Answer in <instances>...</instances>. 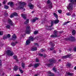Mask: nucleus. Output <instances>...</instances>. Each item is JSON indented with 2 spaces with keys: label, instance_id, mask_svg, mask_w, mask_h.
I'll use <instances>...</instances> for the list:
<instances>
[{
  "label": "nucleus",
  "instance_id": "603ef678",
  "mask_svg": "<svg viewBox=\"0 0 76 76\" xmlns=\"http://www.w3.org/2000/svg\"><path fill=\"white\" fill-rule=\"evenodd\" d=\"M67 22H65L64 23V25H66V24H67Z\"/></svg>",
  "mask_w": 76,
  "mask_h": 76
},
{
  "label": "nucleus",
  "instance_id": "1a4fd4ad",
  "mask_svg": "<svg viewBox=\"0 0 76 76\" xmlns=\"http://www.w3.org/2000/svg\"><path fill=\"white\" fill-rule=\"evenodd\" d=\"M70 57H71V54H69L66 56H63V58H70Z\"/></svg>",
  "mask_w": 76,
  "mask_h": 76
},
{
  "label": "nucleus",
  "instance_id": "052dcab7",
  "mask_svg": "<svg viewBox=\"0 0 76 76\" xmlns=\"http://www.w3.org/2000/svg\"><path fill=\"white\" fill-rule=\"evenodd\" d=\"M34 13V11H32L31 12L32 13Z\"/></svg>",
  "mask_w": 76,
  "mask_h": 76
},
{
  "label": "nucleus",
  "instance_id": "b1692460",
  "mask_svg": "<svg viewBox=\"0 0 76 76\" xmlns=\"http://www.w3.org/2000/svg\"><path fill=\"white\" fill-rule=\"evenodd\" d=\"M6 27L7 28V29H10V26L9 25H7L6 26Z\"/></svg>",
  "mask_w": 76,
  "mask_h": 76
},
{
  "label": "nucleus",
  "instance_id": "9d476101",
  "mask_svg": "<svg viewBox=\"0 0 76 76\" xmlns=\"http://www.w3.org/2000/svg\"><path fill=\"white\" fill-rule=\"evenodd\" d=\"M28 6L29 7V8H30L31 9H32L34 8V6L31 4V3H30L28 4Z\"/></svg>",
  "mask_w": 76,
  "mask_h": 76
},
{
  "label": "nucleus",
  "instance_id": "09e8293b",
  "mask_svg": "<svg viewBox=\"0 0 76 76\" xmlns=\"http://www.w3.org/2000/svg\"><path fill=\"white\" fill-rule=\"evenodd\" d=\"M41 52H43V51H44V50L43 49H41Z\"/></svg>",
  "mask_w": 76,
  "mask_h": 76
},
{
  "label": "nucleus",
  "instance_id": "e2e57ef3",
  "mask_svg": "<svg viewBox=\"0 0 76 76\" xmlns=\"http://www.w3.org/2000/svg\"><path fill=\"white\" fill-rule=\"evenodd\" d=\"M44 57H46V55H44Z\"/></svg>",
  "mask_w": 76,
  "mask_h": 76
},
{
  "label": "nucleus",
  "instance_id": "2f4dec72",
  "mask_svg": "<svg viewBox=\"0 0 76 76\" xmlns=\"http://www.w3.org/2000/svg\"><path fill=\"white\" fill-rule=\"evenodd\" d=\"M47 3V4H52V3H51V1H50V0H48V1Z\"/></svg>",
  "mask_w": 76,
  "mask_h": 76
},
{
  "label": "nucleus",
  "instance_id": "0e129e2a",
  "mask_svg": "<svg viewBox=\"0 0 76 76\" xmlns=\"http://www.w3.org/2000/svg\"><path fill=\"white\" fill-rule=\"evenodd\" d=\"M38 76V75H37V74L35 75H34V76Z\"/></svg>",
  "mask_w": 76,
  "mask_h": 76
},
{
  "label": "nucleus",
  "instance_id": "412c9836",
  "mask_svg": "<svg viewBox=\"0 0 76 76\" xmlns=\"http://www.w3.org/2000/svg\"><path fill=\"white\" fill-rule=\"evenodd\" d=\"M31 43V41L28 39L27 40L26 42V45H28L29 44Z\"/></svg>",
  "mask_w": 76,
  "mask_h": 76
},
{
  "label": "nucleus",
  "instance_id": "5701e85b",
  "mask_svg": "<svg viewBox=\"0 0 76 76\" xmlns=\"http://www.w3.org/2000/svg\"><path fill=\"white\" fill-rule=\"evenodd\" d=\"M14 58L16 60V61H18V60L17 59V56H13Z\"/></svg>",
  "mask_w": 76,
  "mask_h": 76
},
{
  "label": "nucleus",
  "instance_id": "f8f14e48",
  "mask_svg": "<svg viewBox=\"0 0 76 76\" xmlns=\"http://www.w3.org/2000/svg\"><path fill=\"white\" fill-rule=\"evenodd\" d=\"M18 42L16 41L15 42H12L11 44V45L13 47L15 46L16 44H18Z\"/></svg>",
  "mask_w": 76,
  "mask_h": 76
},
{
  "label": "nucleus",
  "instance_id": "3c124183",
  "mask_svg": "<svg viewBox=\"0 0 76 76\" xmlns=\"http://www.w3.org/2000/svg\"><path fill=\"white\" fill-rule=\"evenodd\" d=\"M64 32L63 31H60L59 32L60 34H62V33H63Z\"/></svg>",
  "mask_w": 76,
  "mask_h": 76
},
{
  "label": "nucleus",
  "instance_id": "ea45409f",
  "mask_svg": "<svg viewBox=\"0 0 76 76\" xmlns=\"http://www.w3.org/2000/svg\"><path fill=\"white\" fill-rule=\"evenodd\" d=\"M53 71L55 72H57V70H56V69L55 67L53 68Z\"/></svg>",
  "mask_w": 76,
  "mask_h": 76
},
{
  "label": "nucleus",
  "instance_id": "5fc2aeb1",
  "mask_svg": "<svg viewBox=\"0 0 76 76\" xmlns=\"http://www.w3.org/2000/svg\"><path fill=\"white\" fill-rule=\"evenodd\" d=\"M3 4H4L6 3V1H4L3 2Z\"/></svg>",
  "mask_w": 76,
  "mask_h": 76
},
{
  "label": "nucleus",
  "instance_id": "423d86ee",
  "mask_svg": "<svg viewBox=\"0 0 76 76\" xmlns=\"http://www.w3.org/2000/svg\"><path fill=\"white\" fill-rule=\"evenodd\" d=\"M26 34H30V27L29 26H27L26 28V30L25 31Z\"/></svg>",
  "mask_w": 76,
  "mask_h": 76
},
{
  "label": "nucleus",
  "instance_id": "bb28decb",
  "mask_svg": "<svg viewBox=\"0 0 76 76\" xmlns=\"http://www.w3.org/2000/svg\"><path fill=\"white\" fill-rule=\"evenodd\" d=\"M19 71H20V72L21 73H22L23 72V70H22V69H21V67H20L19 68Z\"/></svg>",
  "mask_w": 76,
  "mask_h": 76
},
{
  "label": "nucleus",
  "instance_id": "69168bd1",
  "mask_svg": "<svg viewBox=\"0 0 76 76\" xmlns=\"http://www.w3.org/2000/svg\"><path fill=\"white\" fill-rule=\"evenodd\" d=\"M1 6V4H0V6Z\"/></svg>",
  "mask_w": 76,
  "mask_h": 76
},
{
  "label": "nucleus",
  "instance_id": "7ed1b4c3",
  "mask_svg": "<svg viewBox=\"0 0 76 76\" xmlns=\"http://www.w3.org/2000/svg\"><path fill=\"white\" fill-rule=\"evenodd\" d=\"M49 61L50 64H48L47 65L48 67H50V66H53V63L56 62V60L54 59H50L49 60Z\"/></svg>",
  "mask_w": 76,
  "mask_h": 76
},
{
  "label": "nucleus",
  "instance_id": "4be33fe9",
  "mask_svg": "<svg viewBox=\"0 0 76 76\" xmlns=\"http://www.w3.org/2000/svg\"><path fill=\"white\" fill-rule=\"evenodd\" d=\"M21 66L22 67L24 68L25 67V64L24 62H22L21 64Z\"/></svg>",
  "mask_w": 76,
  "mask_h": 76
},
{
  "label": "nucleus",
  "instance_id": "c756f323",
  "mask_svg": "<svg viewBox=\"0 0 76 76\" xmlns=\"http://www.w3.org/2000/svg\"><path fill=\"white\" fill-rule=\"evenodd\" d=\"M67 75H69V76H73V74L71 73L70 72H68L67 73Z\"/></svg>",
  "mask_w": 76,
  "mask_h": 76
},
{
  "label": "nucleus",
  "instance_id": "cd10ccee",
  "mask_svg": "<svg viewBox=\"0 0 76 76\" xmlns=\"http://www.w3.org/2000/svg\"><path fill=\"white\" fill-rule=\"evenodd\" d=\"M9 7L7 5H4V8L6 9H9Z\"/></svg>",
  "mask_w": 76,
  "mask_h": 76
},
{
  "label": "nucleus",
  "instance_id": "c03bdc74",
  "mask_svg": "<svg viewBox=\"0 0 76 76\" xmlns=\"http://www.w3.org/2000/svg\"><path fill=\"white\" fill-rule=\"evenodd\" d=\"M35 46H36V47L38 46V43H36L35 44Z\"/></svg>",
  "mask_w": 76,
  "mask_h": 76
},
{
  "label": "nucleus",
  "instance_id": "13d9d810",
  "mask_svg": "<svg viewBox=\"0 0 76 76\" xmlns=\"http://www.w3.org/2000/svg\"><path fill=\"white\" fill-rule=\"evenodd\" d=\"M67 23H69L70 21H68L67 22Z\"/></svg>",
  "mask_w": 76,
  "mask_h": 76
},
{
  "label": "nucleus",
  "instance_id": "4d7b16f0",
  "mask_svg": "<svg viewBox=\"0 0 76 76\" xmlns=\"http://www.w3.org/2000/svg\"><path fill=\"white\" fill-rule=\"evenodd\" d=\"M37 7H39V8H41V7H40V6H39V5H37Z\"/></svg>",
  "mask_w": 76,
  "mask_h": 76
},
{
  "label": "nucleus",
  "instance_id": "ddd939ff",
  "mask_svg": "<svg viewBox=\"0 0 76 76\" xmlns=\"http://www.w3.org/2000/svg\"><path fill=\"white\" fill-rule=\"evenodd\" d=\"M18 16V14L16 12H14V13L10 15V18H13V16Z\"/></svg>",
  "mask_w": 76,
  "mask_h": 76
},
{
  "label": "nucleus",
  "instance_id": "a878e982",
  "mask_svg": "<svg viewBox=\"0 0 76 76\" xmlns=\"http://www.w3.org/2000/svg\"><path fill=\"white\" fill-rule=\"evenodd\" d=\"M28 23H29V19H27L26 20V21L24 22V24H27Z\"/></svg>",
  "mask_w": 76,
  "mask_h": 76
},
{
  "label": "nucleus",
  "instance_id": "7c9ffc66",
  "mask_svg": "<svg viewBox=\"0 0 76 76\" xmlns=\"http://www.w3.org/2000/svg\"><path fill=\"white\" fill-rule=\"evenodd\" d=\"M50 44L52 47H54V44L51 42L50 43Z\"/></svg>",
  "mask_w": 76,
  "mask_h": 76
},
{
  "label": "nucleus",
  "instance_id": "473e14b6",
  "mask_svg": "<svg viewBox=\"0 0 76 76\" xmlns=\"http://www.w3.org/2000/svg\"><path fill=\"white\" fill-rule=\"evenodd\" d=\"M3 38L4 39H7V35H5L3 37Z\"/></svg>",
  "mask_w": 76,
  "mask_h": 76
},
{
  "label": "nucleus",
  "instance_id": "4468645a",
  "mask_svg": "<svg viewBox=\"0 0 76 76\" xmlns=\"http://www.w3.org/2000/svg\"><path fill=\"white\" fill-rule=\"evenodd\" d=\"M38 18H35L34 19H33L31 20V22L32 23H34L35 21H36V20H38Z\"/></svg>",
  "mask_w": 76,
  "mask_h": 76
},
{
  "label": "nucleus",
  "instance_id": "4c0bfd02",
  "mask_svg": "<svg viewBox=\"0 0 76 76\" xmlns=\"http://www.w3.org/2000/svg\"><path fill=\"white\" fill-rule=\"evenodd\" d=\"M38 33V31H35L34 32V34H37Z\"/></svg>",
  "mask_w": 76,
  "mask_h": 76
},
{
  "label": "nucleus",
  "instance_id": "58836bf2",
  "mask_svg": "<svg viewBox=\"0 0 76 76\" xmlns=\"http://www.w3.org/2000/svg\"><path fill=\"white\" fill-rule=\"evenodd\" d=\"M52 7H53L52 6V4H51L49 6V8H50V9H52Z\"/></svg>",
  "mask_w": 76,
  "mask_h": 76
},
{
  "label": "nucleus",
  "instance_id": "f704fd0d",
  "mask_svg": "<svg viewBox=\"0 0 76 76\" xmlns=\"http://www.w3.org/2000/svg\"><path fill=\"white\" fill-rule=\"evenodd\" d=\"M58 13L61 14V12H62V11L61 10H58Z\"/></svg>",
  "mask_w": 76,
  "mask_h": 76
},
{
  "label": "nucleus",
  "instance_id": "37998d69",
  "mask_svg": "<svg viewBox=\"0 0 76 76\" xmlns=\"http://www.w3.org/2000/svg\"><path fill=\"white\" fill-rule=\"evenodd\" d=\"M39 61L38 60V59L37 58H36V61L37 62H39Z\"/></svg>",
  "mask_w": 76,
  "mask_h": 76
},
{
  "label": "nucleus",
  "instance_id": "dca6fc26",
  "mask_svg": "<svg viewBox=\"0 0 76 76\" xmlns=\"http://www.w3.org/2000/svg\"><path fill=\"white\" fill-rule=\"evenodd\" d=\"M28 40L30 41H33V40H34V38L32 37H30Z\"/></svg>",
  "mask_w": 76,
  "mask_h": 76
},
{
  "label": "nucleus",
  "instance_id": "6e6552de",
  "mask_svg": "<svg viewBox=\"0 0 76 76\" xmlns=\"http://www.w3.org/2000/svg\"><path fill=\"white\" fill-rule=\"evenodd\" d=\"M8 23H9L10 25L12 26L13 25V22H12V21L10 19H9L8 20Z\"/></svg>",
  "mask_w": 76,
  "mask_h": 76
},
{
  "label": "nucleus",
  "instance_id": "338daca9",
  "mask_svg": "<svg viewBox=\"0 0 76 76\" xmlns=\"http://www.w3.org/2000/svg\"><path fill=\"white\" fill-rule=\"evenodd\" d=\"M6 13V15H7V13Z\"/></svg>",
  "mask_w": 76,
  "mask_h": 76
},
{
  "label": "nucleus",
  "instance_id": "6ab92c4d",
  "mask_svg": "<svg viewBox=\"0 0 76 76\" xmlns=\"http://www.w3.org/2000/svg\"><path fill=\"white\" fill-rule=\"evenodd\" d=\"M37 47H33L31 48V51H35V50H37Z\"/></svg>",
  "mask_w": 76,
  "mask_h": 76
},
{
  "label": "nucleus",
  "instance_id": "a19ab883",
  "mask_svg": "<svg viewBox=\"0 0 76 76\" xmlns=\"http://www.w3.org/2000/svg\"><path fill=\"white\" fill-rule=\"evenodd\" d=\"M7 38H10V34H8L7 35Z\"/></svg>",
  "mask_w": 76,
  "mask_h": 76
},
{
  "label": "nucleus",
  "instance_id": "bf43d9fd",
  "mask_svg": "<svg viewBox=\"0 0 76 76\" xmlns=\"http://www.w3.org/2000/svg\"><path fill=\"white\" fill-rule=\"evenodd\" d=\"M16 76H20V75H16Z\"/></svg>",
  "mask_w": 76,
  "mask_h": 76
},
{
  "label": "nucleus",
  "instance_id": "e433bc0d",
  "mask_svg": "<svg viewBox=\"0 0 76 76\" xmlns=\"http://www.w3.org/2000/svg\"><path fill=\"white\" fill-rule=\"evenodd\" d=\"M66 15H67V16H70L71 15V13L70 12H68L66 14Z\"/></svg>",
  "mask_w": 76,
  "mask_h": 76
},
{
  "label": "nucleus",
  "instance_id": "49530a36",
  "mask_svg": "<svg viewBox=\"0 0 76 76\" xmlns=\"http://www.w3.org/2000/svg\"><path fill=\"white\" fill-rule=\"evenodd\" d=\"M39 56H43V54L41 53H39Z\"/></svg>",
  "mask_w": 76,
  "mask_h": 76
},
{
  "label": "nucleus",
  "instance_id": "c85d7f7f",
  "mask_svg": "<svg viewBox=\"0 0 76 76\" xmlns=\"http://www.w3.org/2000/svg\"><path fill=\"white\" fill-rule=\"evenodd\" d=\"M76 33V32L75 31V30H73L72 31V34L73 35H75V34Z\"/></svg>",
  "mask_w": 76,
  "mask_h": 76
},
{
  "label": "nucleus",
  "instance_id": "774afa93",
  "mask_svg": "<svg viewBox=\"0 0 76 76\" xmlns=\"http://www.w3.org/2000/svg\"><path fill=\"white\" fill-rule=\"evenodd\" d=\"M59 60V61H60V60Z\"/></svg>",
  "mask_w": 76,
  "mask_h": 76
},
{
  "label": "nucleus",
  "instance_id": "c9c22d12",
  "mask_svg": "<svg viewBox=\"0 0 76 76\" xmlns=\"http://www.w3.org/2000/svg\"><path fill=\"white\" fill-rule=\"evenodd\" d=\"M53 15L54 16H55V17H56V18H57V17H58L57 16V14H56V13H54Z\"/></svg>",
  "mask_w": 76,
  "mask_h": 76
},
{
  "label": "nucleus",
  "instance_id": "393cba45",
  "mask_svg": "<svg viewBox=\"0 0 76 76\" xmlns=\"http://www.w3.org/2000/svg\"><path fill=\"white\" fill-rule=\"evenodd\" d=\"M17 38L16 36L15 35V34H14L12 35V38L13 39H16Z\"/></svg>",
  "mask_w": 76,
  "mask_h": 76
},
{
  "label": "nucleus",
  "instance_id": "864d4df0",
  "mask_svg": "<svg viewBox=\"0 0 76 76\" xmlns=\"http://www.w3.org/2000/svg\"><path fill=\"white\" fill-rule=\"evenodd\" d=\"M74 51H76V48H74Z\"/></svg>",
  "mask_w": 76,
  "mask_h": 76
},
{
  "label": "nucleus",
  "instance_id": "79ce46f5",
  "mask_svg": "<svg viewBox=\"0 0 76 76\" xmlns=\"http://www.w3.org/2000/svg\"><path fill=\"white\" fill-rule=\"evenodd\" d=\"M3 34V32L2 31H0V35H2Z\"/></svg>",
  "mask_w": 76,
  "mask_h": 76
},
{
  "label": "nucleus",
  "instance_id": "680f3d73",
  "mask_svg": "<svg viewBox=\"0 0 76 76\" xmlns=\"http://www.w3.org/2000/svg\"><path fill=\"white\" fill-rule=\"evenodd\" d=\"M74 69L75 70H76V66L75 67Z\"/></svg>",
  "mask_w": 76,
  "mask_h": 76
},
{
  "label": "nucleus",
  "instance_id": "39448f33",
  "mask_svg": "<svg viewBox=\"0 0 76 76\" xmlns=\"http://www.w3.org/2000/svg\"><path fill=\"white\" fill-rule=\"evenodd\" d=\"M19 4H20V6L19 7V9H23V5H25L26 4V3L23 2H19Z\"/></svg>",
  "mask_w": 76,
  "mask_h": 76
},
{
  "label": "nucleus",
  "instance_id": "de8ad7c7",
  "mask_svg": "<svg viewBox=\"0 0 76 76\" xmlns=\"http://www.w3.org/2000/svg\"><path fill=\"white\" fill-rule=\"evenodd\" d=\"M71 65V64H68L67 66H69V67H70Z\"/></svg>",
  "mask_w": 76,
  "mask_h": 76
},
{
  "label": "nucleus",
  "instance_id": "0eeeda50",
  "mask_svg": "<svg viewBox=\"0 0 76 76\" xmlns=\"http://www.w3.org/2000/svg\"><path fill=\"white\" fill-rule=\"evenodd\" d=\"M7 53L8 56H13V53L9 50L7 51Z\"/></svg>",
  "mask_w": 76,
  "mask_h": 76
},
{
  "label": "nucleus",
  "instance_id": "f3484780",
  "mask_svg": "<svg viewBox=\"0 0 76 76\" xmlns=\"http://www.w3.org/2000/svg\"><path fill=\"white\" fill-rule=\"evenodd\" d=\"M71 40L70 39H69V41H75L76 39H75V38L73 37H71Z\"/></svg>",
  "mask_w": 76,
  "mask_h": 76
},
{
  "label": "nucleus",
  "instance_id": "f257e3e1",
  "mask_svg": "<svg viewBox=\"0 0 76 76\" xmlns=\"http://www.w3.org/2000/svg\"><path fill=\"white\" fill-rule=\"evenodd\" d=\"M71 4H69L68 7H67V9H68L69 11L72 10H73V4H76V0H69Z\"/></svg>",
  "mask_w": 76,
  "mask_h": 76
},
{
  "label": "nucleus",
  "instance_id": "9b49d317",
  "mask_svg": "<svg viewBox=\"0 0 76 76\" xmlns=\"http://www.w3.org/2000/svg\"><path fill=\"white\" fill-rule=\"evenodd\" d=\"M8 4H10V6L11 7H13L14 6V3L12 2H10L8 3Z\"/></svg>",
  "mask_w": 76,
  "mask_h": 76
},
{
  "label": "nucleus",
  "instance_id": "f03ea898",
  "mask_svg": "<svg viewBox=\"0 0 76 76\" xmlns=\"http://www.w3.org/2000/svg\"><path fill=\"white\" fill-rule=\"evenodd\" d=\"M58 22H59V20H55L52 21L51 22V26H46V29H50V30L51 29V27L53 26L54 23L55 24H57Z\"/></svg>",
  "mask_w": 76,
  "mask_h": 76
},
{
  "label": "nucleus",
  "instance_id": "6e6d98bb",
  "mask_svg": "<svg viewBox=\"0 0 76 76\" xmlns=\"http://www.w3.org/2000/svg\"><path fill=\"white\" fill-rule=\"evenodd\" d=\"M53 53H56V50L53 51Z\"/></svg>",
  "mask_w": 76,
  "mask_h": 76
},
{
  "label": "nucleus",
  "instance_id": "a211bd4d",
  "mask_svg": "<svg viewBox=\"0 0 76 76\" xmlns=\"http://www.w3.org/2000/svg\"><path fill=\"white\" fill-rule=\"evenodd\" d=\"M18 69H19V68L17 66H15L14 67V70L15 71H16V70H18Z\"/></svg>",
  "mask_w": 76,
  "mask_h": 76
},
{
  "label": "nucleus",
  "instance_id": "72a5a7b5",
  "mask_svg": "<svg viewBox=\"0 0 76 76\" xmlns=\"http://www.w3.org/2000/svg\"><path fill=\"white\" fill-rule=\"evenodd\" d=\"M49 73L50 74H51V75H50V76H54V74L53 73H51V72H49Z\"/></svg>",
  "mask_w": 76,
  "mask_h": 76
},
{
  "label": "nucleus",
  "instance_id": "2eb2a0df",
  "mask_svg": "<svg viewBox=\"0 0 76 76\" xmlns=\"http://www.w3.org/2000/svg\"><path fill=\"white\" fill-rule=\"evenodd\" d=\"M40 64H41L39 63L35 64L34 65L35 68H37V67H38Z\"/></svg>",
  "mask_w": 76,
  "mask_h": 76
},
{
  "label": "nucleus",
  "instance_id": "a18cd8bd",
  "mask_svg": "<svg viewBox=\"0 0 76 76\" xmlns=\"http://www.w3.org/2000/svg\"><path fill=\"white\" fill-rule=\"evenodd\" d=\"M1 65H2V62L0 60V66H1Z\"/></svg>",
  "mask_w": 76,
  "mask_h": 76
},
{
  "label": "nucleus",
  "instance_id": "8fccbe9b",
  "mask_svg": "<svg viewBox=\"0 0 76 76\" xmlns=\"http://www.w3.org/2000/svg\"><path fill=\"white\" fill-rule=\"evenodd\" d=\"M54 50V48H53V47H52L50 48V50Z\"/></svg>",
  "mask_w": 76,
  "mask_h": 76
},
{
  "label": "nucleus",
  "instance_id": "aec40b11",
  "mask_svg": "<svg viewBox=\"0 0 76 76\" xmlns=\"http://www.w3.org/2000/svg\"><path fill=\"white\" fill-rule=\"evenodd\" d=\"M21 16L24 19H26V15L25 14H21Z\"/></svg>",
  "mask_w": 76,
  "mask_h": 76
},
{
  "label": "nucleus",
  "instance_id": "20e7f679",
  "mask_svg": "<svg viewBox=\"0 0 76 76\" xmlns=\"http://www.w3.org/2000/svg\"><path fill=\"white\" fill-rule=\"evenodd\" d=\"M58 31L56 30L54 31V34L51 35L50 37L53 38H55L56 37H58Z\"/></svg>",
  "mask_w": 76,
  "mask_h": 76
}]
</instances>
